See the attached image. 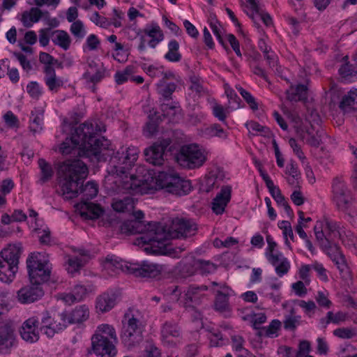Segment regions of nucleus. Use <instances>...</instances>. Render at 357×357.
<instances>
[{
    "label": "nucleus",
    "mask_w": 357,
    "mask_h": 357,
    "mask_svg": "<svg viewBox=\"0 0 357 357\" xmlns=\"http://www.w3.org/2000/svg\"><path fill=\"white\" fill-rule=\"evenodd\" d=\"M89 317V307L85 305L76 307L70 314L67 313L68 325L70 324L81 323Z\"/></svg>",
    "instance_id": "nucleus-32"
},
{
    "label": "nucleus",
    "mask_w": 357,
    "mask_h": 357,
    "mask_svg": "<svg viewBox=\"0 0 357 357\" xmlns=\"http://www.w3.org/2000/svg\"><path fill=\"white\" fill-rule=\"evenodd\" d=\"M237 89L239 93L252 110L258 109V103L250 92L242 87H238Z\"/></svg>",
    "instance_id": "nucleus-57"
},
{
    "label": "nucleus",
    "mask_w": 357,
    "mask_h": 357,
    "mask_svg": "<svg viewBox=\"0 0 357 357\" xmlns=\"http://www.w3.org/2000/svg\"><path fill=\"white\" fill-rule=\"evenodd\" d=\"M17 300L23 304L33 303L40 298L43 294L41 286L31 283L22 287L17 291Z\"/></svg>",
    "instance_id": "nucleus-19"
},
{
    "label": "nucleus",
    "mask_w": 357,
    "mask_h": 357,
    "mask_svg": "<svg viewBox=\"0 0 357 357\" xmlns=\"http://www.w3.org/2000/svg\"><path fill=\"white\" fill-rule=\"evenodd\" d=\"M197 229L195 222L183 218L174 219L168 231L160 223L149 222L146 229L148 233L138 239V244L145 245L144 251L147 254H165L178 258L183 249L167 245L165 241L169 238H185L194 236Z\"/></svg>",
    "instance_id": "nucleus-1"
},
{
    "label": "nucleus",
    "mask_w": 357,
    "mask_h": 357,
    "mask_svg": "<svg viewBox=\"0 0 357 357\" xmlns=\"http://www.w3.org/2000/svg\"><path fill=\"white\" fill-rule=\"evenodd\" d=\"M314 231L319 243L325 241H333L340 236L337 222L328 219L317 221L314 227Z\"/></svg>",
    "instance_id": "nucleus-14"
},
{
    "label": "nucleus",
    "mask_w": 357,
    "mask_h": 357,
    "mask_svg": "<svg viewBox=\"0 0 357 357\" xmlns=\"http://www.w3.org/2000/svg\"><path fill=\"white\" fill-rule=\"evenodd\" d=\"M285 174L289 176L287 182L291 185H295L298 183V180L300 178V172L297 165L294 161H290L286 166Z\"/></svg>",
    "instance_id": "nucleus-43"
},
{
    "label": "nucleus",
    "mask_w": 357,
    "mask_h": 357,
    "mask_svg": "<svg viewBox=\"0 0 357 357\" xmlns=\"http://www.w3.org/2000/svg\"><path fill=\"white\" fill-rule=\"evenodd\" d=\"M170 139H163L154 143L151 147L144 151L146 160L153 165L163 164V155L166 149L170 145Z\"/></svg>",
    "instance_id": "nucleus-16"
},
{
    "label": "nucleus",
    "mask_w": 357,
    "mask_h": 357,
    "mask_svg": "<svg viewBox=\"0 0 357 357\" xmlns=\"http://www.w3.org/2000/svg\"><path fill=\"white\" fill-rule=\"evenodd\" d=\"M167 47L168 51L164 56L165 59L170 62H179L182 59V55L179 52L178 43L174 39L171 40Z\"/></svg>",
    "instance_id": "nucleus-36"
},
{
    "label": "nucleus",
    "mask_w": 357,
    "mask_h": 357,
    "mask_svg": "<svg viewBox=\"0 0 357 357\" xmlns=\"http://www.w3.org/2000/svg\"><path fill=\"white\" fill-rule=\"evenodd\" d=\"M212 285L214 287L212 291L215 294L214 310L225 317L229 316L231 307L229 299L231 296L232 290L225 283L213 282Z\"/></svg>",
    "instance_id": "nucleus-12"
},
{
    "label": "nucleus",
    "mask_w": 357,
    "mask_h": 357,
    "mask_svg": "<svg viewBox=\"0 0 357 357\" xmlns=\"http://www.w3.org/2000/svg\"><path fill=\"white\" fill-rule=\"evenodd\" d=\"M143 70L152 78L160 77L164 74V67L162 66L144 65Z\"/></svg>",
    "instance_id": "nucleus-55"
},
{
    "label": "nucleus",
    "mask_w": 357,
    "mask_h": 357,
    "mask_svg": "<svg viewBox=\"0 0 357 357\" xmlns=\"http://www.w3.org/2000/svg\"><path fill=\"white\" fill-rule=\"evenodd\" d=\"M38 165L41 174L39 182L43 184L52 178L54 174V170L52 165L43 158L38 160Z\"/></svg>",
    "instance_id": "nucleus-41"
},
{
    "label": "nucleus",
    "mask_w": 357,
    "mask_h": 357,
    "mask_svg": "<svg viewBox=\"0 0 357 357\" xmlns=\"http://www.w3.org/2000/svg\"><path fill=\"white\" fill-rule=\"evenodd\" d=\"M31 114L29 129L35 135L43 130V113L36 109L32 111Z\"/></svg>",
    "instance_id": "nucleus-37"
},
{
    "label": "nucleus",
    "mask_w": 357,
    "mask_h": 357,
    "mask_svg": "<svg viewBox=\"0 0 357 357\" xmlns=\"http://www.w3.org/2000/svg\"><path fill=\"white\" fill-rule=\"evenodd\" d=\"M135 207L134 200L130 197H126L123 199L113 202V210L121 213H130L133 211Z\"/></svg>",
    "instance_id": "nucleus-40"
},
{
    "label": "nucleus",
    "mask_w": 357,
    "mask_h": 357,
    "mask_svg": "<svg viewBox=\"0 0 357 357\" xmlns=\"http://www.w3.org/2000/svg\"><path fill=\"white\" fill-rule=\"evenodd\" d=\"M231 187L223 185L212 202V210L216 215L224 213L225 207L231 199Z\"/></svg>",
    "instance_id": "nucleus-22"
},
{
    "label": "nucleus",
    "mask_w": 357,
    "mask_h": 357,
    "mask_svg": "<svg viewBox=\"0 0 357 357\" xmlns=\"http://www.w3.org/2000/svg\"><path fill=\"white\" fill-rule=\"evenodd\" d=\"M130 273L136 277L154 278L162 271L159 264L143 261L141 263H130Z\"/></svg>",
    "instance_id": "nucleus-17"
},
{
    "label": "nucleus",
    "mask_w": 357,
    "mask_h": 357,
    "mask_svg": "<svg viewBox=\"0 0 357 357\" xmlns=\"http://www.w3.org/2000/svg\"><path fill=\"white\" fill-rule=\"evenodd\" d=\"M105 131L104 126L97 122H85L75 128L70 139L67 138L60 146V151L63 155L77 153L80 157L89 158L97 156L99 150L105 149L107 144L105 139L98 137V132Z\"/></svg>",
    "instance_id": "nucleus-4"
},
{
    "label": "nucleus",
    "mask_w": 357,
    "mask_h": 357,
    "mask_svg": "<svg viewBox=\"0 0 357 357\" xmlns=\"http://www.w3.org/2000/svg\"><path fill=\"white\" fill-rule=\"evenodd\" d=\"M90 20L97 26L102 28H107L110 26V21L104 16L100 15L98 12H94Z\"/></svg>",
    "instance_id": "nucleus-61"
},
{
    "label": "nucleus",
    "mask_w": 357,
    "mask_h": 357,
    "mask_svg": "<svg viewBox=\"0 0 357 357\" xmlns=\"http://www.w3.org/2000/svg\"><path fill=\"white\" fill-rule=\"evenodd\" d=\"M307 87L305 84L291 85L286 91L287 99L291 102H298L307 98Z\"/></svg>",
    "instance_id": "nucleus-31"
},
{
    "label": "nucleus",
    "mask_w": 357,
    "mask_h": 357,
    "mask_svg": "<svg viewBox=\"0 0 357 357\" xmlns=\"http://www.w3.org/2000/svg\"><path fill=\"white\" fill-rule=\"evenodd\" d=\"M30 283L41 286L50 276V264L45 253H32L26 259Z\"/></svg>",
    "instance_id": "nucleus-8"
},
{
    "label": "nucleus",
    "mask_w": 357,
    "mask_h": 357,
    "mask_svg": "<svg viewBox=\"0 0 357 357\" xmlns=\"http://www.w3.org/2000/svg\"><path fill=\"white\" fill-rule=\"evenodd\" d=\"M348 319V314L343 311H337L335 313L333 311H328L326 312L324 317L320 319L319 324L321 325L322 328H326L330 324L339 325L344 323Z\"/></svg>",
    "instance_id": "nucleus-29"
},
{
    "label": "nucleus",
    "mask_w": 357,
    "mask_h": 357,
    "mask_svg": "<svg viewBox=\"0 0 357 357\" xmlns=\"http://www.w3.org/2000/svg\"><path fill=\"white\" fill-rule=\"evenodd\" d=\"M266 259L275 267V273L279 277H282L286 275L290 269L291 265L289 261L281 252H276L274 255H271L270 257Z\"/></svg>",
    "instance_id": "nucleus-25"
},
{
    "label": "nucleus",
    "mask_w": 357,
    "mask_h": 357,
    "mask_svg": "<svg viewBox=\"0 0 357 357\" xmlns=\"http://www.w3.org/2000/svg\"><path fill=\"white\" fill-rule=\"evenodd\" d=\"M89 259V253L85 250H78L77 255H68L66 257V271L74 275L86 264Z\"/></svg>",
    "instance_id": "nucleus-20"
},
{
    "label": "nucleus",
    "mask_w": 357,
    "mask_h": 357,
    "mask_svg": "<svg viewBox=\"0 0 357 357\" xmlns=\"http://www.w3.org/2000/svg\"><path fill=\"white\" fill-rule=\"evenodd\" d=\"M347 56L344 57V63L340 67L338 72L342 77H354V69L347 61Z\"/></svg>",
    "instance_id": "nucleus-63"
},
{
    "label": "nucleus",
    "mask_w": 357,
    "mask_h": 357,
    "mask_svg": "<svg viewBox=\"0 0 357 357\" xmlns=\"http://www.w3.org/2000/svg\"><path fill=\"white\" fill-rule=\"evenodd\" d=\"M18 270V266L0 260V280L5 283L11 282Z\"/></svg>",
    "instance_id": "nucleus-30"
},
{
    "label": "nucleus",
    "mask_w": 357,
    "mask_h": 357,
    "mask_svg": "<svg viewBox=\"0 0 357 357\" xmlns=\"http://www.w3.org/2000/svg\"><path fill=\"white\" fill-rule=\"evenodd\" d=\"M284 327L285 329L294 331L301 323V317L296 314L294 308H291L289 313L284 316Z\"/></svg>",
    "instance_id": "nucleus-42"
},
{
    "label": "nucleus",
    "mask_w": 357,
    "mask_h": 357,
    "mask_svg": "<svg viewBox=\"0 0 357 357\" xmlns=\"http://www.w3.org/2000/svg\"><path fill=\"white\" fill-rule=\"evenodd\" d=\"M181 331L177 324L174 321H166L161 328V336L165 343L171 344L174 339L180 336Z\"/></svg>",
    "instance_id": "nucleus-27"
},
{
    "label": "nucleus",
    "mask_w": 357,
    "mask_h": 357,
    "mask_svg": "<svg viewBox=\"0 0 357 357\" xmlns=\"http://www.w3.org/2000/svg\"><path fill=\"white\" fill-rule=\"evenodd\" d=\"M104 73L105 70L102 66L94 61H88L86 72L83 75V77L87 82L95 84L103 78Z\"/></svg>",
    "instance_id": "nucleus-26"
},
{
    "label": "nucleus",
    "mask_w": 357,
    "mask_h": 357,
    "mask_svg": "<svg viewBox=\"0 0 357 357\" xmlns=\"http://www.w3.org/2000/svg\"><path fill=\"white\" fill-rule=\"evenodd\" d=\"M100 40L95 34H90L86 40L84 49L87 48L89 51L96 50L100 45Z\"/></svg>",
    "instance_id": "nucleus-64"
},
{
    "label": "nucleus",
    "mask_w": 357,
    "mask_h": 357,
    "mask_svg": "<svg viewBox=\"0 0 357 357\" xmlns=\"http://www.w3.org/2000/svg\"><path fill=\"white\" fill-rule=\"evenodd\" d=\"M70 30L73 35L77 38H83L86 35L84 24L80 20H76L73 22Z\"/></svg>",
    "instance_id": "nucleus-56"
},
{
    "label": "nucleus",
    "mask_w": 357,
    "mask_h": 357,
    "mask_svg": "<svg viewBox=\"0 0 357 357\" xmlns=\"http://www.w3.org/2000/svg\"><path fill=\"white\" fill-rule=\"evenodd\" d=\"M333 201L339 211L349 216L357 215L355 198L344 181L336 178L332 185Z\"/></svg>",
    "instance_id": "nucleus-7"
},
{
    "label": "nucleus",
    "mask_w": 357,
    "mask_h": 357,
    "mask_svg": "<svg viewBox=\"0 0 357 357\" xmlns=\"http://www.w3.org/2000/svg\"><path fill=\"white\" fill-rule=\"evenodd\" d=\"M315 301L319 307L328 310L333 306V303L330 299V294L326 290H319L314 296Z\"/></svg>",
    "instance_id": "nucleus-45"
},
{
    "label": "nucleus",
    "mask_w": 357,
    "mask_h": 357,
    "mask_svg": "<svg viewBox=\"0 0 357 357\" xmlns=\"http://www.w3.org/2000/svg\"><path fill=\"white\" fill-rule=\"evenodd\" d=\"M42 11L38 8H32L29 11H25L22 15V22L26 27H31L33 23L40 20L42 17Z\"/></svg>",
    "instance_id": "nucleus-35"
},
{
    "label": "nucleus",
    "mask_w": 357,
    "mask_h": 357,
    "mask_svg": "<svg viewBox=\"0 0 357 357\" xmlns=\"http://www.w3.org/2000/svg\"><path fill=\"white\" fill-rule=\"evenodd\" d=\"M130 264L121 259L113 256V273H119L120 272H126L130 273Z\"/></svg>",
    "instance_id": "nucleus-53"
},
{
    "label": "nucleus",
    "mask_w": 357,
    "mask_h": 357,
    "mask_svg": "<svg viewBox=\"0 0 357 357\" xmlns=\"http://www.w3.org/2000/svg\"><path fill=\"white\" fill-rule=\"evenodd\" d=\"M26 91L34 100H38L43 94V89L36 82H31L26 86Z\"/></svg>",
    "instance_id": "nucleus-52"
},
{
    "label": "nucleus",
    "mask_w": 357,
    "mask_h": 357,
    "mask_svg": "<svg viewBox=\"0 0 357 357\" xmlns=\"http://www.w3.org/2000/svg\"><path fill=\"white\" fill-rule=\"evenodd\" d=\"M331 260L335 263L341 273H347L349 272L345 257L342 253L340 255H337Z\"/></svg>",
    "instance_id": "nucleus-62"
},
{
    "label": "nucleus",
    "mask_w": 357,
    "mask_h": 357,
    "mask_svg": "<svg viewBox=\"0 0 357 357\" xmlns=\"http://www.w3.org/2000/svg\"><path fill=\"white\" fill-rule=\"evenodd\" d=\"M139 313L134 309H129L122 320V340L128 347L138 344L142 340L143 326L139 319Z\"/></svg>",
    "instance_id": "nucleus-6"
},
{
    "label": "nucleus",
    "mask_w": 357,
    "mask_h": 357,
    "mask_svg": "<svg viewBox=\"0 0 357 357\" xmlns=\"http://www.w3.org/2000/svg\"><path fill=\"white\" fill-rule=\"evenodd\" d=\"M356 89L351 90L347 95H345L340 104V107L346 109L347 108H352L356 109Z\"/></svg>",
    "instance_id": "nucleus-50"
},
{
    "label": "nucleus",
    "mask_w": 357,
    "mask_h": 357,
    "mask_svg": "<svg viewBox=\"0 0 357 357\" xmlns=\"http://www.w3.org/2000/svg\"><path fill=\"white\" fill-rule=\"evenodd\" d=\"M132 73V68L131 67H126L122 71H117L114 75L115 82L117 84H122L126 82L130 78Z\"/></svg>",
    "instance_id": "nucleus-58"
},
{
    "label": "nucleus",
    "mask_w": 357,
    "mask_h": 357,
    "mask_svg": "<svg viewBox=\"0 0 357 357\" xmlns=\"http://www.w3.org/2000/svg\"><path fill=\"white\" fill-rule=\"evenodd\" d=\"M16 345L14 330L8 325L0 326V354H9Z\"/></svg>",
    "instance_id": "nucleus-21"
},
{
    "label": "nucleus",
    "mask_w": 357,
    "mask_h": 357,
    "mask_svg": "<svg viewBox=\"0 0 357 357\" xmlns=\"http://www.w3.org/2000/svg\"><path fill=\"white\" fill-rule=\"evenodd\" d=\"M202 135L208 138L218 137L222 139H226L227 137L226 131L218 123L212 124L204 128L202 130Z\"/></svg>",
    "instance_id": "nucleus-39"
},
{
    "label": "nucleus",
    "mask_w": 357,
    "mask_h": 357,
    "mask_svg": "<svg viewBox=\"0 0 357 357\" xmlns=\"http://www.w3.org/2000/svg\"><path fill=\"white\" fill-rule=\"evenodd\" d=\"M225 177V172L222 169H217L213 170L209 173L206 178V184L209 188H218Z\"/></svg>",
    "instance_id": "nucleus-44"
},
{
    "label": "nucleus",
    "mask_w": 357,
    "mask_h": 357,
    "mask_svg": "<svg viewBox=\"0 0 357 357\" xmlns=\"http://www.w3.org/2000/svg\"><path fill=\"white\" fill-rule=\"evenodd\" d=\"M139 222L133 221V220H128L123 222L119 226V230L121 234H134L137 232H143L144 229H139Z\"/></svg>",
    "instance_id": "nucleus-49"
},
{
    "label": "nucleus",
    "mask_w": 357,
    "mask_h": 357,
    "mask_svg": "<svg viewBox=\"0 0 357 357\" xmlns=\"http://www.w3.org/2000/svg\"><path fill=\"white\" fill-rule=\"evenodd\" d=\"M21 252L20 245L10 244L0 252V260L18 266Z\"/></svg>",
    "instance_id": "nucleus-28"
},
{
    "label": "nucleus",
    "mask_w": 357,
    "mask_h": 357,
    "mask_svg": "<svg viewBox=\"0 0 357 357\" xmlns=\"http://www.w3.org/2000/svg\"><path fill=\"white\" fill-rule=\"evenodd\" d=\"M208 288L205 285L200 287L190 286L185 293L183 301L178 298L181 294V290L177 286H175L172 290V299L179 301L180 304L184 307H193L195 305L199 303L200 300L204 296V292Z\"/></svg>",
    "instance_id": "nucleus-13"
},
{
    "label": "nucleus",
    "mask_w": 357,
    "mask_h": 357,
    "mask_svg": "<svg viewBox=\"0 0 357 357\" xmlns=\"http://www.w3.org/2000/svg\"><path fill=\"white\" fill-rule=\"evenodd\" d=\"M139 155V150L137 147L130 146L116 153L114 158L116 165L113 166V191L117 193H125L130 195L149 194L153 186L149 183L148 179H142L132 174H129L128 171L134 165Z\"/></svg>",
    "instance_id": "nucleus-3"
},
{
    "label": "nucleus",
    "mask_w": 357,
    "mask_h": 357,
    "mask_svg": "<svg viewBox=\"0 0 357 357\" xmlns=\"http://www.w3.org/2000/svg\"><path fill=\"white\" fill-rule=\"evenodd\" d=\"M96 309L98 313H105L112 309V296L109 292H104L96 298Z\"/></svg>",
    "instance_id": "nucleus-34"
},
{
    "label": "nucleus",
    "mask_w": 357,
    "mask_h": 357,
    "mask_svg": "<svg viewBox=\"0 0 357 357\" xmlns=\"http://www.w3.org/2000/svg\"><path fill=\"white\" fill-rule=\"evenodd\" d=\"M278 227L282 230V234L285 239L284 243L289 248L291 249V244L288 240V237L291 238V240L294 241V236L292 230V227L291 223L287 220H282L278 222Z\"/></svg>",
    "instance_id": "nucleus-47"
},
{
    "label": "nucleus",
    "mask_w": 357,
    "mask_h": 357,
    "mask_svg": "<svg viewBox=\"0 0 357 357\" xmlns=\"http://www.w3.org/2000/svg\"><path fill=\"white\" fill-rule=\"evenodd\" d=\"M176 160L178 163L184 168L197 169L206 161L207 153L197 144H186L181 147Z\"/></svg>",
    "instance_id": "nucleus-10"
},
{
    "label": "nucleus",
    "mask_w": 357,
    "mask_h": 357,
    "mask_svg": "<svg viewBox=\"0 0 357 357\" xmlns=\"http://www.w3.org/2000/svg\"><path fill=\"white\" fill-rule=\"evenodd\" d=\"M38 325L39 320L36 317H31L26 319L20 329L22 338L30 343L37 342L39 340V331H40Z\"/></svg>",
    "instance_id": "nucleus-18"
},
{
    "label": "nucleus",
    "mask_w": 357,
    "mask_h": 357,
    "mask_svg": "<svg viewBox=\"0 0 357 357\" xmlns=\"http://www.w3.org/2000/svg\"><path fill=\"white\" fill-rule=\"evenodd\" d=\"M43 72L44 82L49 91L52 93H57L64 84L63 79L56 75L55 69L52 66H44Z\"/></svg>",
    "instance_id": "nucleus-23"
},
{
    "label": "nucleus",
    "mask_w": 357,
    "mask_h": 357,
    "mask_svg": "<svg viewBox=\"0 0 357 357\" xmlns=\"http://www.w3.org/2000/svg\"><path fill=\"white\" fill-rule=\"evenodd\" d=\"M298 135L303 140L305 141L307 144L312 146L318 147L320 145L321 139L318 132L314 135L310 131L307 130L306 132L303 134L298 132Z\"/></svg>",
    "instance_id": "nucleus-51"
},
{
    "label": "nucleus",
    "mask_w": 357,
    "mask_h": 357,
    "mask_svg": "<svg viewBox=\"0 0 357 357\" xmlns=\"http://www.w3.org/2000/svg\"><path fill=\"white\" fill-rule=\"evenodd\" d=\"M324 252L332 259L337 255L342 254L340 248L333 241H325L319 243Z\"/></svg>",
    "instance_id": "nucleus-46"
},
{
    "label": "nucleus",
    "mask_w": 357,
    "mask_h": 357,
    "mask_svg": "<svg viewBox=\"0 0 357 357\" xmlns=\"http://www.w3.org/2000/svg\"><path fill=\"white\" fill-rule=\"evenodd\" d=\"M342 243L351 252L357 255V237L355 235L349 233L342 239Z\"/></svg>",
    "instance_id": "nucleus-59"
},
{
    "label": "nucleus",
    "mask_w": 357,
    "mask_h": 357,
    "mask_svg": "<svg viewBox=\"0 0 357 357\" xmlns=\"http://www.w3.org/2000/svg\"><path fill=\"white\" fill-rule=\"evenodd\" d=\"M281 326V322L278 319H273L267 327H262L259 331L260 335L273 337L277 336L278 331Z\"/></svg>",
    "instance_id": "nucleus-48"
},
{
    "label": "nucleus",
    "mask_w": 357,
    "mask_h": 357,
    "mask_svg": "<svg viewBox=\"0 0 357 357\" xmlns=\"http://www.w3.org/2000/svg\"><path fill=\"white\" fill-rule=\"evenodd\" d=\"M212 113L213 116L215 118H217L220 121L223 122L225 125H227L225 120L229 112L222 105L218 103H215L212 106Z\"/></svg>",
    "instance_id": "nucleus-54"
},
{
    "label": "nucleus",
    "mask_w": 357,
    "mask_h": 357,
    "mask_svg": "<svg viewBox=\"0 0 357 357\" xmlns=\"http://www.w3.org/2000/svg\"><path fill=\"white\" fill-rule=\"evenodd\" d=\"M40 331L48 337H52L56 333L62 331L68 326L67 313H54L49 312L43 314L41 318Z\"/></svg>",
    "instance_id": "nucleus-11"
},
{
    "label": "nucleus",
    "mask_w": 357,
    "mask_h": 357,
    "mask_svg": "<svg viewBox=\"0 0 357 357\" xmlns=\"http://www.w3.org/2000/svg\"><path fill=\"white\" fill-rule=\"evenodd\" d=\"M149 183L153 186L151 193L156 186L161 189H165L167 192L176 195H184L188 194L192 189L191 183L188 180H185L179 176L178 174L173 169L167 172H160L155 178L149 176Z\"/></svg>",
    "instance_id": "nucleus-5"
},
{
    "label": "nucleus",
    "mask_w": 357,
    "mask_h": 357,
    "mask_svg": "<svg viewBox=\"0 0 357 357\" xmlns=\"http://www.w3.org/2000/svg\"><path fill=\"white\" fill-rule=\"evenodd\" d=\"M112 326L103 324L97 327L91 337V346L88 354H94L97 357H112Z\"/></svg>",
    "instance_id": "nucleus-9"
},
{
    "label": "nucleus",
    "mask_w": 357,
    "mask_h": 357,
    "mask_svg": "<svg viewBox=\"0 0 357 357\" xmlns=\"http://www.w3.org/2000/svg\"><path fill=\"white\" fill-rule=\"evenodd\" d=\"M334 336L340 339H351L355 335L354 331L351 328H338L333 331Z\"/></svg>",
    "instance_id": "nucleus-60"
},
{
    "label": "nucleus",
    "mask_w": 357,
    "mask_h": 357,
    "mask_svg": "<svg viewBox=\"0 0 357 357\" xmlns=\"http://www.w3.org/2000/svg\"><path fill=\"white\" fill-rule=\"evenodd\" d=\"M80 215L84 219H98L102 213L103 210L99 204L86 201H82L77 204Z\"/></svg>",
    "instance_id": "nucleus-24"
},
{
    "label": "nucleus",
    "mask_w": 357,
    "mask_h": 357,
    "mask_svg": "<svg viewBox=\"0 0 357 357\" xmlns=\"http://www.w3.org/2000/svg\"><path fill=\"white\" fill-rule=\"evenodd\" d=\"M88 168L79 159L66 160L59 165V183L62 195L65 199H70L82 195V201L94 198L98 192V184L93 181H88L84 186L79 188V185L88 176Z\"/></svg>",
    "instance_id": "nucleus-2"
},
{
    "label": "nucleus",
    "mask_w": 357,
    "mask_h": 357,
    "mask_svg": "<svg viewBox=\"0 0 357 357\" xmlns=\"http://www.w3.org/2000/svg\"><path fill=\"white\" fill-rule=\"evenodd\" d=\"M177 84L176 82H167L160 80L157 84L158 92L165 99H171L172 93L176 91Z\"/></svg>",
    "instance_id": "nucleus-38"
},
{
    "label": "nucleus",
    "mask_w": 357,
    "mask_h": 357,
    "mask_svg": "<svg viewBox=\"0 0 357 357\" xmlns=\"http://www.w3.org/2000/svg\"><path fill=\"white\" fill-rule=\"evenodd\" d=\"M50 38L52 43L64 50L69 49L71 39L68 33L63 30H55L51 32Z\"/></svg>",
    "instance_id": "nucleus-33"
},
{
    "label": "nucleus",
    "mask_w": 357,
    "mask_h": 357,
    "mask_svg": "<svg viewBox=\"0 0 357 357\" xmlns=\"http://www.w3.org/2000/svg\"><path fill=\"white\" fill-rule=\"evenodd\" d=\"M96 289L93 284L86 285L76 284L70 293H63L58 298L68 305H72L75 302H79L85 299L90 294H94Z\"/></svg>",
    "instance_id": "nucleus-15"
}]
</instances>
